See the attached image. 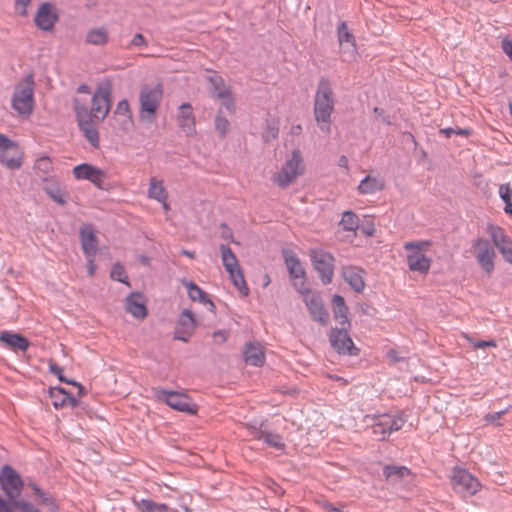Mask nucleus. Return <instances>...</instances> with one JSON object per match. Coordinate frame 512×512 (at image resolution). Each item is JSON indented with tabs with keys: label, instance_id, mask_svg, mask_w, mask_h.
Segmentation results:
<instances>
[{
	"label": "nucleus",
	"instance_id": "nucleus-4",
	"mask_svg": "<svg viewBox=\"0 0 512 512\" xmlns=\"http://www.w3.org/2000/svg\"><path fill=\"white\" fill-rule=\"evenodd\" d=\"M219 249L221 252L222 264L229 274L230 280L239 291L240 295L247 297L249 295V288L246 284L243 271L239 265L236 255L228 245L221 244Z\"/></svg>",
	"mask_w": 512,
	"mask_h": 512
},
{
	"label": "nucleus",
	"instance_id": "nucleus-9",
	"mask_svg": "<svg viewBox=\"0 0 512 512\" xmlns=\"http://www.w3.org/2000/svg\"><path fill=\"white\" fill-rule=\"evenodd\" d=\"M450 484L454 492L462 498L475 495L481 487L478 479L462 468H454L453 475L450 477Z\"/></svg>",
	"mask_w": 512,
	"mask_h": 512
},
{
	"label": "nucleus",
	"instance_id": "nucleus-31",
	"mask_svg": "<svg viewBox=\"0 0 512 512\" xmlns=\"http://www.w3.org/2000/svg\"><path fill=\"white\" fill-rule=\"evenodd\" d=\"M245 362L249 365L260 367L264 364L265 355L260 344L248 343L244 350Z\"/></svg>",
	"mask_w": 512,
	"mask_h": 512
},
{
	"label": "nucleus",
	"instance_id": "nucleus-58",
	"mask_svg": "<svg viewBox=\"0 0 512 512\" xmlns=\"http://www.w3.org/2000/svg\"><path fill=\"white\" fill-rule=\"evenodd\" d=\"M506 412H507V409H504L499 412L488 413L484 416V420L487 424L496 423Z\"/></svg>",
	"mask_w": 512,
	"mask_h": 512
},
{
	"label": "nucleus",
	"instance_id": "nucleus-36",
	"mask_svg": "<svg viewBox=\"0 0 512 512\" xmlns=\"http://www.w3.org/2000/svg\"><path fill=\"white\" fill-rule=\"evenodd\" d=\"M44 181L46 184L44 185L43 190L49 195V197L57 204L65 205L66 199L60 185L52 180L44 179Z\"/></svg>",
	"mask_w": 512,
	"mask_h": 512
},
{
	"label": "nucleus",
	"instance_id": "nucleus-19",
	"mask_svg": "<svg viewBox=\"0 0 512 512\" xmlns=\"http://www.w3.org/2000/svg\"><path fill=\"white\" fill-rule=\"evenodd\" d=\"M337 37L340 45V54L343 61H351L357 55L355 37L349 31L346 22L339 23L337 28Z\"/></svg>",
	"mask_w": 512,
	"mask_h": 512
},
{
	"label": "nucleus",
	"instance_id": "nucleus-24",
	"mask_svg": "<svg viewBox=\"0 0 512 512\" xmlns=\"http://www.w3.org/2000/svg\"><path fill=\"white\" fill-rule=\"evenodd\" d=\"M178 125L188 136L196 134L195 116L189 103H183L178 108Z\"/></svg>",
	"mask_w": 512,
	"mask_h": 512
},
{
	"label": "nucleus",
	"instance_id": "nucleus-42",
	"mask_svg": "<svg viewBox=\"0 0 512 512\" xmlns=\"http://www.w3.org/2000/svg\"><path fill=\"white\" fill-rule=\"evenodd\" d=\"M229 128L230 123L226 117L222 116V108H220L215 117V130L220 138H224L228 134Z\"/></svg>",
	"mask_w": 512,
	"mask_h": 512
},
{
	"label": "nucleus",
	"instance_id": "nucleus-11",
	"mask_svg": "<svg viewBox=\"0 0 512 512\" xmlns=\"http://www.w3.org/2000/svg\"><path fill=\"white\" fill-rule=\"evenodd\" d=\"M74 111L80 131L93 148L99 147V132L84 104L74 103Z\"/></svg>",
	"mask_w": 512,
	"mask_h": 512
},
{
	"label": "nucleus",
	"instance_id": "nucleus-44",
	"mask_svg": "<svg viewBox=\"0 0 512 512\" xmlns=\"http://www.w3.org/2000/svg\"><path fill=\"white\" fill-rule=\"evenodd\" d=\"M94 168L95 166L83 163L73 168V175L78 180H89Z\"/></svg>",
	"mask_w": 512,
	"mask_h": 512
},
{
	"label": "nucleus",
	"instance_id": "nucleus-18",
	"mask_svg": "<svg viewBox=\"0 0 512 512\" xmlns=\"http://www.w3.org/2000/svg\"><path fill=\"white\" fill-rule=\"evenodd\" d=\"M474 254L480 267L487 273L491 274L494 270V259L496 257L493 246L488 240L478 238L473 244Z\"/></svg>",
	"mask_w": 512,
	"mask_h": 512
},
{
	"label": "nucleus",
	"instance_id": "nucleus-15",
	"mask_svg": "<svg viewBox=\"0 0 512 512\" xmlns=\"http://www.w3.org/2000/svg\"><path fill=\"white\" fill-rule=\"evenodd\" d=\"M0 485L11 502L20 496L23 482L20 475L11 466L4 465L0 472Z\"/></svg>",
	"mask_w": 512,
	"mask_h": 512
},
{
	"label": "nucleus",
	"instance_id": "nucleus-8",
	"mask_svg": "<svg viewBox=\"0 0 512 512\" xmlns=\"http://www.w3.org/2000/svg\"><path fill=\"white\" fill-rule=\"evenodd\" d=\"M429 245L427 241L406 242L404 248L407 251V265L412 272L427 274L431 260L423 254V250Z\"/></svg>",
	"mask_w": 512,
	"mask_h": 512
},
{
	"label": "nucleus",
	"instance_id": "nucleus-62",
	"mask_svg": "<svg viewBox=\"0 0 512 512\" xmlns=\"http://www.w3.org/2000/svg\"><path fill=\"white\" fill-rule=\"evenodd\" d=\"M95 258H96V256L86 257L87 269H88V274L90 277L94 276L95 271H96Z\"/></svg>",
	"mask_w": 512,
	"mask_h": 512
},
{
	"label": "nucleus",
	"instance_id": "nucleus-28",
	"mask_svg": "<svg viewBox=\"0 0 512 512\" xmlns=\"http://www.w3.org/2000/svg\"><path fill=\"white\" fill-rule=\"evenodd\" d=\"M411 475V471L406 466L386 465L383 468V476L390 484H399Z\"/></svg>",
	"mask_w": 512,
	"mask_h": 512
},
{
	"label": "nucleus",
	"instance_id": "nucleus-53",
	"mask_svg": "<svg viewBox=\"0 0 512 512\" xmlns=\"http://www.w3.org/2000/svg\"><path fill=\"white\" fill-rule=\"evenodd\" d=\"M451 134L468 138L472 134V129L469 126L460 127L455 123L454 126H450V135Z\"/></svg>",
	"mask_w": 512,
	"mask_h": 512
},
{
	"label": "nucleus",
	"instance_id": "nucleus-64",
	"mask_svg": "<svg viewBox=\"0 0 512 512\" xmlns=\"http://www.w3.org/2000/svg\"><path fill=\"white\" fill-rule=\"evenodd\" d=\"M323 508L327 511V512H337V510L339 508L335 507L332 503H329V502H325L323 504Z\"/></svg>",
	"mask_w": 512,
	"mask_h": 512
},
{
	"label": "nucleus",
	"instance_id": "nucleus-16",
	"mask_svg": "<svg viewBox=\"0 0 512 512\" xmlns=\"http://www.w3.org/2000/svg\"><path fill=\"white\" fill-rule=\"evenodd\" d=\"M208 81L211 84L212 94L221 101L222 108H225L230 114L234 113L235 105L232 92L223 78L214 73L208 76Z\"/></svg>",
	"mask_w": 512,
	"mask_h": 512
},
{
	"label": "nucleus",
	"instance_id": "nucleus-40",
	"mask_svg": "<svg viewBox=\"0 0 512 512\" xmlns=\"http://www.w3.org/2000/svg\"><path fill=\"white\" fill-rule=\"evenodd\" d=\"M487 232L490 235L493 244L498 247L502 244H505L511 238L505 233L504 229L499 226H494L489 224L487 226Z\"/></svg>",
	"mask_w": 512,
	"mask_h": 512
},
{
	"label": "nucleus",
	"instance_id": "nucleus-13",
	"mask_svg": "<svg viewBox=\"0 0 512 512\" xmlns=\"http://www.w3.org/2000/svg\"><path fill=\"white\" fill-rule=\"evenodd\" d=\"M298 292L303 296V301L311 318L323 326L327 325L329 322V313L324 307L320 294L312 292L308 288H298Z\"/></svg>",
	"mask_w": 512,
	"mask_h": 512
},
{
	"label": "nucleus",
	"instance_id": "nucleus-34",
	"mask_svg": "<svg viewBox=\"0 0 512 512\" xmlns=\"http://www.w3.org/2000/svg\"><path fill=\"white\" fill-rule=\"evenodd\" d=\"M13 508H18L21 512H40V510L30 502L18 499L7 502L0 496V512H13Z\"/></svg>",
	"mask_w": 512,
	"mask_h": 512
},
{
	"label": "nucleus",
	"instance_id": "nucleus-57",
	"mask_svg": "<svg viewBox=\"0 0 512 512\" xmlns=\"http://www.w3.org/2000/svg\"><path fill=\"white\" fill-rule=\"evenodd\" d=\"M147 45H148V43H147V40L145 39V37L141 33H137L133 36L128 48H130V47H147Z\"/></svg>",
	"mask_w": 512,
	"mask_h": 512
},
{
	"label": "nucleus",
	"instance_id": "nucleus-2",
	"mask_svg": "<svg viewBox=\"0 0 512 512\" xmlns=\"http://www.w3.org/2000/svg\"><path fill=\"white\" fill-rule=\"evenodd\" d=\"M34 75H25L16 85L11 97L12 109L21 117L28 118L34 109Z\"/></svg>",
	"mask_w": 512,
	"mask_h": 512
},
{
	"label": "nucleus",
	"instance_id": "nucleus-50",
	"mask_svg": "<svg viewBox=\"0 0 512 512\" xmlns=\"http://www.w3.org/2000/svg\"><path fill=\"white\" fill-rule=\"evenodd\" d=\"M91 178H89L88 181L93 183L96 187L102 189L103 188V181L106 177V174L103 170L95 167L93 172L91 173Z\"/></svg>",
	"mask_w": 512,
	"mask_h": 512
},
{
	"label": "nucleus",
	"instance_id": "nucleus-48",
	"mask_svg": "<svg viewBox=\"0 0 512 512\" xmlns=\"http://www.w3.org/2000/svg\"><path fill=\"white\" fill-rule=\"evenodd\" d=\"M115 117H131L132 112L130 109V105L127 99H123L117 103L116 109L114 111Z\"/></svg>",
	"mask_w": 512,
	"mask_h": 512
},
{
	"label": "nucleus",
	"instance_id": "nucleus-43",
	"mask_svg": "<svg viewBox=\"0 0 512 512\" xmlns=\"http://www.w3.org/2000/svg\"><path fill=\"white\" fill-rule=\"evenodd\" d=\"M499 195L505 203L504 211L511 215L512 214V190L509 184H502L499 187Z\"/></svg>",
	"mask_w": 512,
	"mask_h": 512
},
{
	"label": "nucleus",
	"instance_id": "nucleus-30",
	"mask_svg": "<svg viewBox=\"0 0 512 512\" xmlns=\"http://www.w3.org/2000/svg\"><path fill=\"white\" fill-rule=\"evenodd\" d=\"M334 318L339 322V326L351 327V322L348 318V307L344 298L341 295H334L332 299Z\"/></svg>",
	"mask_w": 512,
	"mask_h": 512
},
{
	"label": "nucleus",
	"instance_id": "nucleus-27",
	"mask_svg": "<svg viewBox=\"0 0 512 512\" xmlns=\"http://www.w3.org/2000/svg\"><path fill=\"white\" fill-rule=\"evenodd\" d=\"M363 273V270L358 267L347 266L343 268V277L345 281L356 292H362L365 287Z\"/></svg>",
	"mask_w": 512,
	"mask_h": 512
},
{
	"label": "nucleus",
	"instance_id": "nucleus-51",
	"mask_svg": "<svg viewBox=\"0 0 512 512\" xmlns=\"http://www.w3.org/2000/svg\"><path fill=\"white\" fill-rule=\"evenodd\" d=\"M54 393L60 395L62 398L66 400V406H70L72 408L76 407L79 401L73 395H70L65 391L62 387H55Z\"/></svg>",
	"mask_w": 512,
	"mask_h": 512
},
{
	"label": "nucleus",
	"instance_id": "nucleus-1",
	"mask_svg": "<svg viewBox=\"0 0 512 512\" xmlns=\"http://www.w3.org/2000/svg\"><path fill=\"white\" fill-rule=\"evenodd\" d=\"M335 98L333 87L329 79L321 78L317 85L314 98V117L319 128L329 133L331 129V116L334 111Z\"/></svg>",
	"mask_w": 512,
	"mask_h": 512
},
{
	"label": "nucleus",
	"instance_id": "nucleus-3",
	"mask_svg": "<svg viewBox=\"0 0 512 512\" xmlns=\"http://www.w3.org/2000/svg\"><path fill=\"white\" fill-rule=\"evenodd\" d=\"M112 104V84L109 80L100 82L93 93L91 99V108L88 113L91 119H96L100 122L104 121L108 116Z\"/></svg>",
	"mask_w": 512,
	"mask_h": 512
},
{
	"label": "nucleus",
	"instance_id": "nucleus-41",
	"mask_svg": "<svg viewBox=\"0 0 512 512\" xmlns=\"http://www.w3.org/2000/svg\"><path fill=\"white\" fill-rule=\"evenodd\" d=\"M31 487L34 491L35 496L38 498L39 502L49 508L50 511H55L57 506L55 504L54 499L44 491H42L36 484H31Z\"/></svg>",
	"mask_w": 512,
	"mask_h": 512
},
{
	"label": "nucleus",
	"instance_id": "nucleus-20",
	"mask_svg": "<svg viewBox=\"0 0 512 512\" xmlns=\"http://www.w3.org/2000/svg\"><path fill=\"white\" fill-rule=\"evenodd\" d=\"M59 15L53 4L44 2L40 4L35 14V25L42 31H52Z\"/></svg>",
	"mask_w": 512,
	"mask_h": 512
},
{
	"label": "nucleus",
	"instance_id": "nucleus-55",
	"mask_svg": "<svg viewBox=\"0 0 512 512\" xmlns=\"http://www.w3.org/2000/svg\"><path fill=\"white\" fill-rule=\"evenodd\" d=\"M55 388H51L50 390V398L52 400V405L54 408L59 409L66 406V400L62 398L60 395L54 393Z\"/></svg>",
	"mask_w": 512,
	"mask_h": 512
},
{
	"label": "nucleus",
	"instance_id": "nucleus-47",
	"mask_svg": "<svg viewBox=\"0 0 512 512\" xmlns=\"http://www.w3.org/2000/svg\"><path fill=\"white\" fill-rule=\"evenodd\" d=\"M49 368H50V372L53 375L57 376L58 379L61 382H66L68 384H73V385H75V386H77L79 388V393L82 392L83 387L79 383H77L76 381L67 380L66 378H64V376H63V368L62 367H60L59 365L53 363V364H50Z\"/></svg>",
	"mask_w": 512,
	"mask_h": 512
},
{
	"label": "nucleus",
	"instance_id": "nucleus-6",
	"mask_svg": "<svg viewBox=\"0 0 512 512\" xmlns=\"http://www.w3.org/2000/svg\"><path fill=\"white\" fill-rule=\"evenodd\" d=\"M153 396L160 402H164L174 410L188 414H196L198 407L191 398L181 392L169 391L163 388H153Z\"/></svg>",
	"mask_w": 512,
	"mask_h": 512
},
{
	"label": "nucleus",
	"instance_id": "nucleus-61",
	"mask_svg": "<svg viewBox=\"0 0 512 512\" xmlns=\"http://www.w3.org/2000/svg\"><path fill=\"white\" fill-rule=\"evenodd\" d=\"M502 50L508 55V57L512 60V41L508 39H503L501 43Z\"/></svg>",
	"mask_w": 512,
	"mask_h": 512
},
{
	"label": "nucleus",
	"instance_id": "nucleus-25",
	"mask_svg": "<svg viewBox=\"0 0 512 512\" xmlns=\"http://www.w3.org/2000/svg\"><path fill=\"white\" fill-rule=\"evenodd\" d=\"M125 309L136 319H144L147 316V308L143 294L130 293L125 300Z\"/></svg>",
	"mask_w": 512,
	"mask_h": 512
},
{
	"label": "nucleus",
	"instance_id": "nucleus-12",
	"mask_svg": "<svg viewBox=\"0 0 512 512\" xmlns=\"http://www.w3.org/2000/svg\"><path fill=\"white\" fill-rule=\"evenodd\" d=\"M309 255L322 283L325 285L331 283L334 275V257L332 254L321 248H314L310 250Z\"/></svg>",
	"mask_w": 512,
	"mask_h": 512
},
{
	"label": "nucleus",
	"instance_id": "nucleus-21",
	"mask_svg": "<svg viewBox=\"0 0 512 512\" xmlns=\"http://www.w3.org/2000/svg\"><path fill=\"white\" fill-rule=\"evenodd\" d=\"M196 328V320L192 312L184 309L178 317L174 331V339L188 342Z\"/></svg>",
	"mask_w": 512,
	"mask_h": 512
},
{
	"label": "nucleus",
	"instance_id": "nucleus-59",
	"mask_svg": "<svg viewBox=\"0 0 512 512\" xmlns=\"http://www.w3.org/2000/svg\"><path fill=\"white\" fill-rule=\"evenodd\" d=\"M31 0H15V9L22 16L27 15V7L29 6Z\"/></svg>",
	"mask_w": 512,
	"mask_h": 512
},
{
	"label": "nucleus",
	"instance_id": "nucleus-35",
	"mask_svg": "<svg viewBox=\"0 0 512 512\" xmlns=\"http://www.w3.org/2000/svg\"><path fill=\"white\" fill-rule=\"evenodd\" d=\"M109 35L105 27H96L87 32L86 43L96 46H104L108 43Z\"/></svg>",
	"mask_w": 512,
	"mask_h": 512
},
{
	"label": "nucleus",
	"instance_id": "nucleus-17",
	"mask_svg": "<svg viewBox=\"0 0 512 512\" xmlns=\"http://www.w3.org/2000/svg\"><path fill=\"white\" fill-rule=\"evenodd\" d=\"M0 162L12 170L22 164L18 145L4 134H0Z\"/></svg>",
	"mask_w": 512,
	"mask_h": 512
},
{
	"label": "nucleus",
	"instance_id": "nucleus-49",
	"mask_svg": "<svg viewBox=\"0 0 512 512\" xmlns=\"http://www.w3.org/2000/svg\"><path fill=\"white\" fill-rule=\"evenodd\" d=\"M461 335H462V337L464 339H466L472 345L473 349L496 347V342L494 340H477V341H474L466 333H461Z\"/></svg>",
	"mask_w": 512,
	"mask_h": 512
},
{
	"label": "nucleus",
	"instance_id": "nucleus-54",
	"mask_svg": "<svg viewBox=\"0 0 512 512\" xmlns=\"http://www.w3.org/2000/svg\"><path fill=\"white\" fill-rule=\"evenodd\" d=\"M36 168L48 174L52 169V163L48 157H41L36 161Z\"/></svg>",
	"mask_w": 512,
	"mask_h": 512
},
{
	"label": "nucleus",
	"instance_id": "nucleus-46",
	"mask_svg": "<svg viewBox=\"0 0 512 512\" xmlns=\"http://www.w3.org/2000/svg\"><path fill=\"white\" fill-rule=\"evenodd\" d=\"M279 133V128L276 123L267 121L265 130L263 131V140L269 142L276 139Z\"/></svg>",
	"mask_w": 512,
	"mask_h": 512
},
{
	"label": "nucleus",
	"instance_id": "nucleus-33",
	"mask_svg": "<svg viewBox=\"0 0 512 512\" xmlns=\"http://www.w3.org/2000/svg\"><path fill=\"white\" fill-rule=\"evenodd\" d=\"M182 283L186 287L188 296L192 301H199L204 305H209L210 309L214 308V303L197 284L190 280H183Z\"/></svg>",
	"mask_w": 512,
	"mask_h": 512
},
{
	"label": "nucleus",
	"instance_id": "nucleus-14",
	"mask_svg": "<svg viewBox=\"0 0 512 512\" xmlns=\"http://www.w3.org/2000/svg\"><path fill=\"white\" fill-rule=\"evenodd\" d=\"M405 423L401 414H383L376 418L372 430L380 440H385L392 432L400 430Z\"/></svg>",
	"mask_w": 512,
	"mask_h": 512
},
{
	"label": "nucleus",
	"instance_id": "nucleus-7",
	"mask_svg": "<svg viewBox=\"0 0 512 512\" xmlns=\"http://www.w3.org/2000/svg\"><path fill=\"white\" fill-rule=\"evenodd\" d=\"M303 170L301 153L298 149H295L291 157L286 160L280 171L274 176L273 180L280 188H286L302 174Z\"/></svg>",
	"mask_w": 512,
	"mask_h": 512
},
{
	"label": "nucleus",
	"instance_id": "nucleus-39",
	"mask_svg": "<svg viewBox=\"0 0 512 512\" xmlns=\"http://www.w3.org/2000/svg\"><path fill=\"white\" fill-rule=\"evenodd\" d=\"M340 225L345 231L355 232L359 226L358 216L353 211H345L342 214Z\"/></svg>",
	"mask_w": 512,
	"mask_h": 512
},
{
	"label": "nucleus",
	"instance_id": "nucleus-38",
	"mask_svg": "<svg viewBox=\"0 0 512 512\" xmlns=\"http://www.w3.org/2000/svg\"><path fill=\"white\" fill-rule=\"evenodd\" d=\"M143 512H177L176 509L169 507L164 503H156L150 499H141L137 504Z\"/></svg>",
	"mask_w": 512,
	"mask_h": 512
},
{
	"label": "nucleus",
	"instance_id": "nucleus-60",
	"mask_svg": "<svg viewBox=\"0 0 512 512\" xmlns=\"http://www.w3.org/2000/svg\"><path fill=\"white\" fill-rule=\"evenodd\" d=\"M228 333L225 330H217L213 333V339L217 344H223L226 342Z\"/></svg>",
	"mask_w": 512,
	"mask_h": 512
},
{
	"label": "nucleus",
	"instance_id": "nucleus-32",
	"mask_svg": "<svg viewBox=\"0 0 512 512\" xmlns=\"http://www.w3.org/2000/svg\"><path fill=\"white\" fill-rule=\"evenodd\" d=\"M251 434L258 440H262L267 445L276 448V449H282L284 447V444L282 443V438L272 432L264 431L261 428H258L256 426L251 427Z\"/></svg>",
	"mask_w": 512,
	"mask_h": 512
},
{
	"label": "nucleus",
	"instance_id": "nucleus-10",
	"mask_svg": "<svg viewBox=\"0 0 512 512\" xmlns=\"http://www.w3.org/2000/svg\"><path fill=\"white\" fill-rule=\"evenodd\" d=\"M350 327L339 326L332 328L328 338L331 347L342 356H358L360 349L355 346L348 330Z\"/></svg>",
	"mask_w": 512,
	"mask_h": 512
},
{
	"label": "nucleus",
	"instance_id": "nucleus-45",
	"mask_svg": "<svg viewBox=\"0 0 512 512\" xmlns=\"http://www.w3.org/2000/svg\"><path fill=\"white\" fill-rule=\"evenodd\" d=\"M110 277L115 281H119L128 286L130 285L129 281L127 279V276L125 274V269L120 263H116L113 265L111 273H110Z\"/></svg>",
	"mask_w": 512,
	"mask_h": 512
},
{
	"label": "nucleus",
	"instance_id": "nucleus-63",
	"mask_svg": "<svg viewBox=\"0 0 512 512\" xmlns=\"http://www.w3.org/2000/svg\"><path fill=\"white\" fill-rule=\"evenodd\" d=\"M374 113H376L379 117H381L382 121L385 122L386 124H390V119L389 117H386L384 116V111L378 107H375L374 108Z\"/></svg>",
	"mask_w": 512,
	"mask_h": 512
},
{
	"label": "nucleus",
	"instance_id": "nucleus-29",
	"mask_svg": "<svg viewBox=\"0 0 512 512\" xmlns=\"http://www.w3.org/2000/svg\"><path fill=\"white\" fill-rule=\"evenodd\" d=\"M0 342L5 343L12 350L25 352L29 348V341L18 333L3 331L0 333Z\"/></svg>",
	"mask_w": 512,
	"mask_h": 512
},
{
	"label": "nucleus",
	"instance_id": "nucleus-37",
	"mask_svg": "<svg viewBox=\"0 0 512 512\" xmlns=\"http://www.w3.org/2000/svg\"><path fill=\"white\" fill-rule=\"evenodd\" d=\"M148 196L151 199H155L158 202H164L167 200L168 195L164 188L163 181L151 178L148 188Z\"/></svg>",
	"mask_w": 512,
	"mask_h": 512
},
{
	"label": "nucleus",
	"instance_id": "nucleus-23",
	"mask_svg": "<svg viewBox=\"0 0 512 512\" xmlns=\"http://www.w3.org/2000/svg\"><path fill=\"white\" fill-rule=\"evenodd\" d=\"M81 247L85 257L96 256L98 250V240L92 225L85 224L79 231Z\"/></svg>",
	"mask_w": 512,
	"mask_h": 512
},
{
	"label": "nucleus",
	"instance_id": "nucleus-5",
	"mask_svg": "<svg viewBox=\"0 0 512 512\" xmlns=\"http://www.w3.org/2000/svg\"><path fill=\"white\" fill-rule=\"evenodd\" d=\"M163 97V90L160 84L155 86L144 85L139 94V117L143 121L152 122L155 120L156 112Z\"/></svg>",
	"mask_w": 512,
	"mask_h": 512
},
{
	"label": "nucleus",
	"instance_id": "nucleus-26",
	"mask_svg": "<svg viewBox=\"0 0 512 512\" xmlns=\"http://www.w3.org/2000/svg\"><path fill=\"white\" fill-rule=\"evenodd\" d=\"M385 188V180L381 176L366 175L357 186V192L360 195H373L381 192Z\"/></svg>",
	"mask_w": 512,
	"mask_h": 512
},
{
	"label": "nucleus",
	"instance_id": "nucleus-52",
	"mask_svg": "<svg viewBox=\"0 0 512 512\" xmlns=\"http://www.w3.org/2000/svg\"><path fill=\"white\" fill-rule=\"evenodd\" d=\"M505 261L512 264V239L497 247Z\"/></svg>",
	"mask_w": 512,
	"mask_h": 512
},
{
	"label": "nucleus",
	"instance_id": "nucleus-56",
	"mask_svg": "<svg viewBox=\"0 0 512 512\" xmlns=\"http://www.w3.org/2000/svg\"><path fill=\"white\" fill-rule=\"evenodd\" d=\"M118 122H119V129L123 132L130 131L134 124L132 116L131 117H120Z\"/></svg>",
	"mask_w": 512,
	"mask_h": 512
},
{
	"label": "nucleus",
	"instance_id": "nucleus-22",
	"mask_svg": "<svg viewBox=\"0 0 512 512\" xmlns=\"http://www.w3.org/2000/svg\"><path fill=\"white\" fill-rule=\"evenodd\" d=\"M285 264L289 271L290 277L294 280V287L306 288L305 287V270L301 265L298 257L294 253L286 252L284 255Z\"/></svg>",
	"mask_w": 512,
	"mask_h": 512
}]
</instances>
